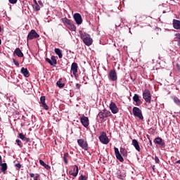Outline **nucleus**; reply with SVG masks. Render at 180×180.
Masks as SVG:
<instances>
[{"mask_svg":"<svg viewBox=\"0 0 180 180\" xmlns=\"http://www.w3.org/2000/svg\"><path fill=\"white\" fill-rule=\"evenodd\" d=\"M132 112L134 113V116L139 117L140 120H143V119H144V117H143V114L141 113V110H140V108L137 107H134L132 109Z\"/></svg>","mask_w":180,"mask_h":180,"instance_id":"3","label":"nucleus"},{"mask_svg":"<svg viewBox=\"0 0 180 180\" xmlns=\"http://www.w3.org/2000/svg\"><path fill=\"white\" fill-rule=\"evenodd\" d=\"M80 36L86 46H91L92 44V38H91L90 34H86V32H80Z\"/></svg>","mask_w":180,"mask_h":180,"instance_id":"1","label":"nucleus"},{"mask_svg":"<svg viewBox=\"0 0 180 180\" xmlns=\"http://www.w3.org/2000/svg\"><path fill=\"white\" fill-rule=\"evenodd\" d=\"M0 164H2V156L0 155Z\"/></svg>","mask_w":180,"mask_h":180,"instance_id":"44","label":"nucleus"},{"mask_svg":"<svg viewBox=\"0 0 180 180\" xmlns=\"http://www.w3.org/2000/svg\"><path fill=\"white\" fill-rule=\"evenodd\" d=\"M67 156H68V153H65V155H64V157H65V158H67Z\"/></svg>","mask_w":180,"mask_h":180,"instance_id":"46","label":"nucleus"},{"mask_svg":"<svg viewBox=\"0 0 180 180\" xmlns=\"http://www.w3.org/2000/svg\"><path fill=\"white\" fill-rule=\"evenodd\" d=\"M1 172H2V171H1V170H0V174H1Z\"/></svg>","mask_w":180,"mask_h":180,"instance_id":"51","label":"nucleus"},{"mask_svg":"<svg viewBox=\"0 0 180 180\" xmlns=\"http://www.w3.org/2000/svg\"><path fill=\"white\" fill-rule=\"evenodd\" d=\"M176 164H180V160H177V161L176 162Z\"/></svg>","mask_w":180,"mask_h":180,"instance_id":"47","label":"nucleus"},{"mask_svg":"<svg viewBox=\"0 0 180 180\" xmlns=\"http://www.w3.org/2000/svg\"><path fill=\"white\" fill-rule=\"evenodd\" d=\"M21 74L25 77V78H29L30 76V73H29V70L27 68H22L20 70Z\"/></svg>","mask_w":180,"mask_h":180,"instance_id":"18","label":"nucleus"},{"mask_svg":"<svg viewBox=\"0 0 180 180\" xmlns=\"http://www.w3.org/2000/svg\"><path fill=\"white\" fill-rule=\"evenodd\" d=\"M99 140L103 144H108L109 143V139L108 138L106 134H101L99 136Z\"/></svg>","mask_w":180,"mask_h":180,"instance_id":"14","label":"nucleus"},{"mask_svg":"<svg viewBox=\"0 0 180 180\" xmlns=\"http://www.w3.org/2000/svg\"><path fill=\"white\" fill-rule=\"evenodd\" d=\"M67 27L70 30H72V32H75V30H77V27H75V25L72 24V22Z\"/></svg>","mask_w":180,"mask_h":180,"instance_id":"25","label":"nucleus"},{"mask_svg":"<svg viewBox=\"0 0 180 180\" xmlns=\"http://www.w3.org/2000/svg\"><path fill=\"white\" fill-rule=\"evenodd\" d=\"M173 27L176 30L180 29V21L178 20H173Z\"/></svg>","mask_w":180,"mask_h":180,"instance_id":"22","label":"nucleus"},{"mask_svg":"<svg viewBox=\"0 0 180 180\" xmlns=\"http://www.w3.org/2000/svg\"><path fill=\"white\" fill-rule=\"evenodd\" d=\"M143 98L147 103H151V93L150 91L146 89L143 93Z\"/></svg>","mask_w":180,"mask_h":180,"instance_id":"4","label":"nucleus"},{"mask_svg":"<svg viewBox=\"0 0 180 180\" xmlns=\"http://www.w3.org/2000/svg\"><path fill=\"white\" fill-rule=\"evenodd\" d=\"M172 99H173L174 103L177 105L178 106H180V100L177 97L173 96L172 97Z\"/></svg>","mask_w":180,"mask_h":180,"instance_id":"26","label":"nucleus"},{"mask_svg":"<svg viewBox=\"0 0 180 180\" xmlns=\"http://www.w3.org/2000/svg\"><path fill=\"white\" fill-rule=\"evenodd\" d=\"M15 167H16L17 168L20 169L21 167H22V165H20V163H17V164H15Z\"/></svg>","mask_w":180,"mask_h":180,"instance_id":"37","label":"nucleus"},{"mask_svg":"<svg viewBox=\"0 0 180 180\" xmlns=\"http://www.w3.org/2000/svg\"><path fill=\"white\" fill-rule=\"evenodd\" d=\"M64 22L66 23V25H70L72 22H71V20L67 19V18H65L64 20Z\"/></svg>","mask_w":180,"mask_h":180,"instance_id":"31","label":"nucleus"},{"mask_svg":"<svg viewBox=\"0 0 180 180\" xmlns=\"http://www.w3.org/2000/svg\"><path fill=\"white\" fill-rule=\"evenodd\" d=\"M114 151L116 158L118 159L120 162H123V161H124V159H123V157H122V155H120V152H119V148L115 147Z\"/></svg>","mask_w":180,"mask_h":180,"instance_id":"11","label":"nucleus"},{"mask_svg":"<svg viewBox=\"0 0 180 180\" xmlns=\"http://www.w3.org/2000/svg\"><path fill=\"white\" fill-rule=\"evenodd\" d=\"M108 78L110 81H117V73H116V70H111L108 75Z\"/></svg>","mask_w":180,"mask_h":180,"instance_id":"7","label":"nucleus"},{"mask_svg":"<svg viewBox=\"0 0 180 180\" xmlns=\"http://www.w3.org/2000/svg\"><path fill=\"white\" fill-rule=\"evenodd\" d=\"M1 44H2V40H1V39H0V46H1Z\"/></svg>","mask_w":180,"mask_h":180,"instance_id":"49","label":"nucleus"},{"mask_svg":"<svg viewBox=\"0 0 180 180\" xmlns=\"http://www.w3.org/2000/svg\"><path fill=\"white\" fill-rule=\"evenodd\" d=\"M77 143H78V145L79 146V147L83 148V150L88 151V143L85 140L78 139Z\"/></svg>","mask_w":180,"mask_h":180,"instance_id":"6","label":"nucleus"},{"mask_svg":"<svg viewBox=\"0 0 180 180\" xmlns=\"http://www.w3.org/2000/svg\"><path fill=\"white\" fill-rule=\"evenodd\" d=\"M46 169H50V167L49 165H46Z\"/></svg>","mask_w":180,"mask_h":180,"instance_id":"45","label":"nucleus"},{"mask_svg":"<svg viewBox=\"0 0 180 180\" xmlns=\"http://www.w3.org/2000/svg\"><path fill=\"white\" fill-rule=\"evenodd\" d=\"M15 142H16L17 145L20 146V148H22L23 147V143H22V141H20L19 139H16Z\"/></svg>","mask_w":180,"mask_h":180,"instance_id":"30","label":"nucleus"},{"mask_svg":"<svg viewBox=\"0 0 180 180\" xmlns=\"http://www.w3.org/2000/svg\"><path fill=\"white\" fill-rule=\"evenodd\" d=\"M153 142L155 144H158L160 148H165V141L160 137H157L154 139Z\"/></svg>","mask_w":180,"mask_h":180,"instance_id":"5","label":"nucleus"},{"mask_svg":"<svg viewBox=\"0 0 180 180\" xmlns=\"http://www.w3.org/2000/svg\"><path fill=\"white\" fill-rule=\"evenodd\" d=\"M39 174H36V176H34V180H37V179H39Z\"/></svg>","mask_w":180,"mask_h":180,"instance_id":"40","label":"nucleus"},{"mask_svg":"<svg viewBox=\"0 0 180 180\" xmlns=\"http://www.w3.org/2000/svg\"><path fill=\"white\" fill-rule=\"evenodd\" d=\"M40 37V35L36 32V30H32L27 37V41H29V40H33V39H39Z\"/></svg>","mask_w":180,"mask_h":180,"instance_id":"2","label":"nucleus"},{"mask_svg":"<svg viewBox=\"0 0 180 180\" xmlns=\"http://www.w3.org/2000/svg\"><path fill=\"white\" fill-rule=\"evenodd\" d=\"M49 109V106L46 105V110Z\"/></svg>","mask_w":180,"mask_h":180,"instance_id":"50","label":"nucleus"},{"mask_svg":"<svg viewBox=\"0 0 180 180\" xmlns=\"http://www.w3.org/2000/svg\"><path fill=\"white\" fill-rule=\"evenodd\" d=\"M63 161H64L65 164H68V161L67 160V158L63 157Z\"/></svg>","mask_w":180,"mask_h":180,"instance_id":"39","label":"nucleus"},{"mask_svg":"<svg viewBox=\"0 0 180 180\" xmlns=\"http://www.w3.org/2000/svg\"><path fill=\"white\" fill-rule=\"evenodd\" d=\"M155 161L156 164H158L160 162V159L158 158V157L157 156L155 157Z\"/></svg>","mask_w":180,"mask_h":180,"instance_id":"35","label":"nucleus"},{"mask_svg":"<svg viewBox=\"0 0 180 180\" xmlns=\"http://www.w3.org/2000/svg\"><path fill=\"white\" fill-rule=\"evenodd\" d=\"M73 18L77 25H81L82 23V16H81V14L76 13L74 14Z\"/></svg>","mask_w":180,"mask_h":180,"instance_id":"9","label":"nucleus"},{"mask_svg":"<svg viewBox=\"0 0 180 180\" xmlns=\"http://www.w3.org/2000/svg\"><path fill=\"white\" fill-rule=\"evenodd\" d=\"M34 9H35V11H40V6H39V4H37V1H36V0H34Z\"/></svg>","mask_w":180,"mask_h":180,"instance_id":"27","label":"nucleus"},{"mask_svg":"<svg viewBox=\"0 0 180 180\" xmlns=\"http://www.w3.org/2000/svg\"><path fill=\"white\" fill-rule=\"evenodd\" d=\"M30 176L31 177V178H34V174H33V173H30Z\"/></svg>","mask_w":180,"mask_h":180,"instance_id":"41","label":"nucleus"},{"mask_svg":"<svg viewBox=\"0 0 180 180\" xmlns=\"http://www.w3.org/2000/svg\"><path fill=\"white\" fill-rule=\"evenodd\" d=\"M132 146H134L136 150L139 151V153H140V151H141V148H140V145L139 144V141H137V140H136V139L132 140Z\"/></svg>","mask_w":180,"mask_h":180,"instance_id":"17","label":"nucleus"},{"mask_svg":"<svg viewBox=\"0 0 180 180\" xmlns=\"http://www.w3.org/2000/svg\"><path fill=\"white\" fill-rule=\"evenodd\" d=\"M13 62L16 65V67H19V62L18 60H15V58H13Z\"/></svg>","mask_w":180,"mask_h":180,"instance_id":"32","label":"nucleus"},{"mask_svg":"<svg viewBox=\"0 0 180 180\" xmlns=\"http://www.w3.org/2000/svg\"><path fill=\"white\" fill-rule=\"evenodd\" d=\"M38 2L41 6H43V3H41V1H39Z\"/></svg>","mask_w":180,"mask_h":180,"instance_id":"42","label":"nucleus"},{"mask_svg":"<svg viewBox=\"0 0 180 180\" xmlns=\"http://www.w3.org/2000/svg\"><path fill=\"white\" fill-rule=\"evenodd\" d=\"M10 4H15L16 2H18V0H8Z\"/></svg>","mask_w":180,"mask_h":180,"instance_id":"34","label":"nucleus"},{"mask_svg":"<svg viewBox=\"0 0 180 180\" xmlns=\"http://www.w3.org/2000/svg\"><path fill=\"white\" fill-rule=\"evenodd\" d=\"M39 164L42 165V167H46V163L41 159L39 160Z\"/></svg>","mask_w":180,"mask_h":180,"instance_id":"33","label":"nucleus"},{"mask_svg":"<svg viewBox=\"0 0 180 180\" xmlns=\"http://www.w3.org/2000/svg\"><path fill=\"white\" fill-rule=\"evenodd\" d=\"M85 179L86 178H85V176L84 175L80 176V177L79 178V180H85Z\"/></svg>","mask_w":180,"mask_h":180,"instance_id":"36","label":"nucleus"},{"mask_svg":"<svg viewBox=\"0 0 180 180\" xmlns=\"http://www.w3.org/2000/svg\"><path fill=\"white\" fill-rule=\"evenodd\" d=\"M148 140H149L150 145L153 146V142L150 140V138H148Z\"/></svg>","mask_w":180,"mask_h":180,"instance_id":"43","label":"nucleus"},{"mask_svg":"<svg viewBox=\"0 0 180 180\" xmlns=\"http://www.w3.org/2000/svg\"><path fill=\"white\" fill-rule=\"evenodd\" d=\"M98 116L101 119H105V117H109L110 116H112V113L110 111L104 110L98 113Z\"/></svg>","mask_w":180,"mask_h":180,"instance_id":"8","label":"nucleus"},{"mask_svg":"<svg viewBox=\"0 0 180 180\" xmlns=\"http://www.w3.org/2000/svg\"><path fill=\"white\" fill-rule=\"evenodd\" d=\"M133 99L134 102H140V97L137 94H134Z\"/></svg>","mask_w":180,"mask_h":180,"instance_id":"28","label":"nucleus"},{"mask_svg":"<svg viewBox=\"0 0 180 180\" xmlns=\"http://www.w3.org/2000/svg\"><path fill=\"white\" fill-rule=\"evenodd\" d=\"M46 61H47L49 64L53 66L57 65V59H56V56H52L51 59L46 58Z\"/></svg>","mask_w":180,"mask_h":180,"instance_id":"15","label":"nucleus"},{"mask_svg":"<svg viewBox=\"0 0 180 180\" xmlns=\"http://www.w3.org/2000/svg\"><path fill=\"white\" fill-rule=\"evenodd\" d=\"M2 32V27L0 25V33Z\"/></svg>","mask_w":180,"mask_h":180,"instance_id":"48","label":"nucleus"},{"mask_svg":"<svg viewBox=\"0 0 180 180\" xmlns=\"http://www.w3.org/2000/svg\"><path fill=\"white\" fill-rule=\"evenodd\" d=\"M40 106L44 108V109H46V96H42L40 98Z\"/></svg>","mask_w":180,"mask_h":180,"instance_id":"20","label":"nucleus"},{"mask_svg":"<svg viewBox=\"0 0 180 180\" xmlns=\"http://www.w3.org/2000/svg\"><path fill=\"white\" fill-rule=\"evenodd\" d=\"M54 51L58 56L59 58H63V51L60 49L56 48Z\"/></svg>","mask_w":180,"mask_h":180,"instance_id":"24","label":"nucleus"},{"mask_svg":"<svg viewBox=\"0 0 180 180\" xmlns=\"http://www.w3.org/2000/svg\"><path fill=\"white\" fill-rule=\"evenodd\" d=\"M81 88V85L78 83L76 84V89H79Z\"/></svg>","mask_w":180,"mask_h":180,"instance_id":"38","label":"nucleus"},{"mask_svg":"<svg viewBox=\"0 0 180 180\" xmlns=\"http://www.w3.org/2000/svg\"><path fill=\"white\" fill-rule=\"evenodd\" d=\"M78 166L75 165L72 167V170H71L70 172H69L70 175H72V176H77V175H78Z\"/></svg>","mask_w":180,"mask_h":180,"instance_id":"16","label":"nucleus"},{"mask_svg":"<svg viewBox=\"0 0 180 180\" xmlns=\"http://www.w3.org/2000/svg\"><path fill=\"white\" fill-rule=\"evenodd\" d=\"M71 71L73 75H75V77H77V73L78 72V65L77 64V63H73L72 64Z\"/></svg>","mask_w":180,"mask_h":180,"instance_id":"13","label":"nucleus"},{"mask_svg":"<svg viewBox=\"0 0 180 180\" xmlns=\"http://www.w3.org/2000/svg\"><path fill=\"white\" fill-rule=\"evenodd\" d=\"M18 137H19V139L22 140V141H26V143H29L30 141V139L27 138L26 136H25V134H23V133L19 134Z\"/></svg>","mask_w":180,"mask_h":180,"instance_id":"19","label":"nucleus"},{"mask_svg":"<svg viewBox=\"0 0 180 180\" xmlns=\"http://www.w3.org/2000/svg\"><path fill=\"white\" fill-rule=\"evenodd\" d=\"M80 122L82 124H83L84 127H88V126H89V120L87 117H82L80 119Z\"/></svg>","mask_w":180,"mask_h":180,"instance_id":"12","label":"nucleus"},{"mask_svg":"<svg viewBox=\"0 0 180 180\" xmlns=\"http://www.w3.org/2000/svg\"><path fill=\"white\" fill-rule=\"evenodd\" d=\"M110 109L112 113H113V115H116V113L119 112V108H117L116 104L113 102L110 103Z\"/></svg>","mask_w":180,"mask_h":180,"instance_id":"10","label":"nucleus"},{"mask_svg":"<svg viewBox=\"0 0 180 180\" xmlns=\"http://www.w3.org/2000/svg\"><path fill=\"white\" fill-rule=\"evenodd\" d=\"M0 167H1V172H3L4 174H6V171L8 169V164L1 163V164H0Z\"/></svg>","mask_w":180,"mask_h":180,"instance_id":"21","label":"nucleus"},{"mask_svg":"<svg viewBox=\"0 0 180 180\" xmlns=\"http://www.w3.org/2000/svg\"><path fill=\"white\" fill-rule=\"evenodd\" d=\"M56 84L58 86V88H64L65 84L61 83V79L57 82Z\"/></svg>","mask_w":180,"mask_h":180,"instance_id":"29","label":"nucleus"},{"mask_svg":"<svg viewBox=\"0 0 180 180\" xmlns=\"http://www.w3.org/2000/svg\"><path fill=\"white\" fill-rule=\"evenodd\" d=\"M14 53L16 54L17 56L18 57H23V53L22 52V51L20 50V48H17L15 51Z\"/></svg>","mask_w":180,"mask_h":180,"instance_id":"23","label":"nucleus"}]
</instances>
